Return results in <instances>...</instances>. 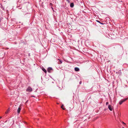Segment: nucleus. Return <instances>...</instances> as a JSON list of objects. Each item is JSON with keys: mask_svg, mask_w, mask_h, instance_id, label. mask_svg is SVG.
<instances>
[{"mask_svg": "<svg viewBox=\"0 0 128 128\" xmlns=\"http://www.w3.org/2000/svg\"><path fill=\"white\" fill-rule=\"evenodd\" d=\"M128 99V98H126L124 99H123L122 100L120 101L119 102V104H120L121 105V104L122 103L124 102L125 101H126V100H127Z\"/></svg>", "mask_w": 128, "mask_h": 128, "instance_id": "f257e3e1", "label": "nucleus"}, {"mask_svg": "<svg viewBox=\"0 0 128 128\" xmlns=\"http://www.w3.org/2000/svg\"><path fill=\"white\" fill-rule=\"evenodd\" d=\"M26 91L28 92H31L32 91V89L29 86L26 89Z\"/></svg>", "mask_w": 128, "mask_h": 128, "instance_id": "f03ea898", "label": "nucleus"}, {"mask_svg": "<svg viewBox=\"0 0 128 128\" xmlns=\"http://www.w3.org/2000/svg\"><path fill=\"white\" fill-rule=\"evenodd\" d=\"M52 68L49 67L47 69L48 71V72L50 73L52 72Z\"/></svg>", "mask_w": 128, "mask_h": 128, "instance_id": "7ed1b4c3", "label": "nucleus"}, {"mask_svg": "<svg viewBox=\"0 0 128 128\" xmlns=\"http://www.w3.org/2000/svg\"><path fill=\"white\" fill-rule=\"evenodd\" d=\"M108 108L110 111H112V107L110 105H108Z\"/></svg>", "mask_w": 128, "mask_h": 128, "instance_id": "20e7f679", "label": "nucleus"}, {"mask_svg": "<svg viewBox=\"0 0 128 128\" xmlns=\"http://www.w3.org/2000/svg\"><path fill=\"white\" fill-rule=\"evenodd\" d=\"M74 70L78 72L79 71L80 69L76 67L74 68Z\"/></svg>", "mask_w": 128, "mask_h": 128, "instance_id": "39448f33", "label": "nucleus"}, {"mask_svg": "<svg viewBox=\"0 0 128 128\" xmlns=\"http://www.w3.org/2000/svg\"><path fill=\"white\" fill-rule=\"evenodd\" d=\"M74 4L73 3H72L70 4V6L71 8H73L74 6Z\"/></svg>", "mask_w": 128, "mask_h": 128, "instance_id": "423d86ee", "label": "nucleus"}, {"mask_svg": "<svg viewBox=\"0 0 128 128\" xmlns=\"http://www.w3.org/2000/svg\"><path fill=\"white\" fill-rule=\"evenodd\" d=\"M21 110V108H20L19 107L17 111L18 113H20V112Z\"/></svg>", "mask_w": 128, "mask_h": 128, "instance_id": "0eeeda50", "label": "nucleus"}, {"mask_svg": "<svg viewBox=\"0 0 128 128\" xmlns=\"http://www.w3.org/2000/svg\"><path fill=\"white\" fill-rule=\"evenodd\" d=\"M42 70L45 73H46V70H45V69L44 68H42Z\"/></svg>", "mask_w": 128, "mask_h": 128, "instance_id": "6e6552de", "label": "nucleus"}, {"mask_svg": "<svg viewBox=\"0 0 128 128\" xmlns=\"http://www.w3.org/2000/svg\"><path fill=\"white\" fill-rule=\"evenodd\" d=\"M0 7L3 10H4V9L3 6L1 4V5Z\"/></svg>", "mask_w": 128, "mask_h": 128, "instance_id": "1a4fd4ad", "label": "nucleus"}, {"mask_svg": "<svg viewBox=\"0 0 128 128\" xmlns=\"http://www.w3.org/2000/svg\"><path fill=\"white\" fill-rule=\"evenodd\" d=\"M58 60H59L60 64H62V60H60V59H58Z\"/></svg>", "mask_w": 128, "mask_h": 128, "instance_id": "9d476101", "label": "nucleus"}, {"mask_svg": "<svg viewBox=\"0 0 128 128\" xmlns=\"http://www.w3.org/2000/svg\"><path fill=\"white\" fill-rule=\"evenodd\" d=\"M10 109L8 108L6 111V114H7L8 112L10 111Z\"/></svg>", "mask_w": 128, "mask_h": 128, "instance_id": "9b49d317", "label": "nucleus"}, {"mask_svg": "<svg viewBox=\"0 0 128 128\" xmlns=\"http://www.w3.org/2000/svg\"><path fill=\"white\" fill-rule=\"evenodd\" d=\"M64 106V105H62V106H61V108H62L63 110H65V108H63V107Z\"/></svg>", "mask_w": 128, "mask_h": 128, "instance_id": "f8f14e48", "label": "nucleus"}, {"mask_svg": "<svg viewBox=\"0 0 128 128\" xmlns=\"http://www.w3.org/2000/svg\"><path fill=\"white\" fill-rule=\"evenodd\" d=\"M96 21L97 22H99V23H100L102 24H103L102 23H101V22H100L99 21V20H96Z\"/></svg>", "mask_w": 128, "mask_h": 128, "instance_id": "ddd939ff", "label": "nucleus"}, {"mask_svg": "<svg viewBox=\"0 0 128 128\" xmlns=\"http://www.w3.org/2000/svg\"><path fill=\"white\" fill-rule=\"evenodd\" d=\"M108 104V102H106V105H107Z\"/></svg>", "mask_w": 128, "mask_h": 128, "instance_id": "4468645a", "label": "nucleus"}, {"mask_svg": "<svg viewBox=\"0 0 128 128\" xmlns=\"http://www.w3.org/2000/svg\"><path fill=\"white\" fill-rule=\"evenodd\" d=\"M52 4L51 3H50V6H52Z\"/></svg>", "mask_w": 128, "mask_h": 128, "instance_id": "2eb2a0df", "label": "nucleus"}, {"mask_svg": "<svg viewBox=\"0 0 128 128\" xmlns=\"http://www.w3.org/2000/svg\"><path fill=\"white\" fill-rule=\"evenodd\" d=\"M66 1L67 2H70V1L69 0H66Z\"/></svg>", "mask_w": 128, "mask_h": 128, "instance_id": "dca6fc26", "label": "nucleus"}, {"mask_svg": "<svg viewBox=\"0 0 128 128\" xmlns=\"http://www.w3.org/2000/svg\"><path fill=\"white\" fill-rule=\"evenodd\" d=\"M82 84V82L81 81H80L79 82L80 84Z\"/></svg>", "mask_w": 128, "mask_h": 128, "instance_id": "f3484780", "label": "nucleus"}, {"mask_svg": "<svg viewBox=\"0 0 128 128\" xmlns=\"http://www.w3.org/2000/svg\"><path fill=\"white\" fill-rule=\"evenodd\" d=\"M2 118V117L0 116V119Z\"/></svg>", "mask_w": 128, "mask_h": 128, "instance_id": "a211bd4d", "label": "nucleus"}, {"mask_svg": "<svg viewBox=\"0 0 128 128\" xmlns=\"http://www.w3.org/2000/svg\"><path fill=\"white\" fill-rule=\"evenodd\" d=\"M51 8H52V9H53V8L52 7H51Z\"/></svg>", "mask_w": 128, "mask_h": 128, "instance_id": "6ab92c4d", "label": "nucleus"}, {"mask_svg": "<svg viewBox=\"0 0 128 128\" xmlns=\"http://www.w3.org/2000/svg\"><path fill=\"white\" fill-rule=\"evenodd\" d=\"M123 124H125V123H124V122H123Z\"/></svg>", "mask_w": 128, "mask_h": 128, "instance_id": "aec40b11", "label": "nucleus"}, {"mask_svg": "<svg viewBox=\"0 0 128 128\" xmlns=\"http://www.w3.org/2000/svg\"><path fill=\"white\" fill-rule=\"evenodd\" d=\"M7 121V120H6V121H5V122H6Z\"/></svg>", "mask_w": 128, "mask_h": 128, "instance_id": "412c9836", "label": "nucleus"}, {"mask_svg": "<svg viewBox=\"0 0 128 128\" xmlns=\"http://www.w3.org/2000/svg\"><path fill=\"white\" fill-rule=\"evenodd\" d=\"M13 121L14 122V120H13ZM13 123H14V122H13Z\"/></svg>", "mask_w": 128, "mask_h": 128, "instance_id": "4be33fe9", "label": "nucleus"}]
</instances>
